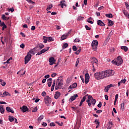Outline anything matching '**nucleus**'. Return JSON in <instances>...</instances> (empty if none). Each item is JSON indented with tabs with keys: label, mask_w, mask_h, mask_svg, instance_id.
Masks as SVG:
<instances>
[{
	"label": "nucleus",
	"mask_w": 129,
	"mask_h": 129,
	"mask_svg": "<svg viewBox=\"0 0 129 129\" xmlns=\"http://www.w3.org/2000/svg\"><path fill=\"white\" fill-rule=\"evenodd\" d=\"M94 77L95 79L97 80H100V79H104V75L103 74V71L97 72L94 74Z\"/></svg>",
	"instance_id": "f257e3e1"
},
{
	"label": "nucleus",
	"mask_w": 129,
	"mask_h": 129,
	"mask_svg": "<svg viewBox=\"0 0 129 129\" xmlns=\"http://www.w3.org/2000/svg\"><path fill=\"white\" fill-rule=\"evenodd\" d=\"M62 85H63V79L60 77L56 80L55 85L56 90L59 89V88H61V86H62Z\"/></svg>",
	"instance_id": "f03ea898"
},
{
	"label": "nucleus",
	"mask_w": 129,
	"mask_h": 129,
	"mask_svg": "<svg viewBox=\"0 0 129 129\" xmlns=\"http://www.w3.org/2000/svg\"><path fill=\"white\" fill-rule=\"evenodd\" d=\"M103 73L104 74V77L105 78L106 77H110V76H112L113 75V71L112 70H107L105 71H103Z\"/></svg>",
	"instance_id": "7ed1b4c3"
},
{
	"label": "nucleus",
	"mask_w": 129,
	"mask_h": 129,
	"mask_svg": "<svg viewBox=\"0 0 129 129\" xmlns=\"http://www.w3.org/2000/svg\"><path fill=\"white\" fill-rule=\"evenodd\" d=\"M122 62L123 60L121 56H118L117 58V61H112V64H114V65H116L117 66H119V65H121Z\"/></svg>",
	"instance_id": "20e7f679"
},
{
	"label": "nucleus",
	"mask_w": 129,
	"mask_h": 129,
	"mask_svg": "<svg viewBox=\"0 0 129 129\" xmlns=\"http://www.w3.org/2000/svg\"><path fill=\"white\" fill-rule=\"evenodd\" d=\"M98 46V41L97 40H93L91 44L92 49H93L94 51H96V50H97Z\"/></svg>",
	"instance_id": "39448f33"
},
{
	"label": "nucleus",
	"mask_w": 129,
	"mask_h": 129,
	"mask_svg": "<svg viewBox=\"0 0 129 129\" xmlns=\"http://www.w3.org/2000/svg\"><path fill=\"white\" fill-rule=\"evenodd\" d=\"M51 101H52V99L49 96H46L44 97V102L47 106H50V104H51Z\"/></svg>",
	"instance_id": "423d86ee"
},
{
	"label": "nucleus",
	"mask_w": 129,
	"mask_h": 129,
	"mask_svg": "<svg viewBox=\"0 0 129 129\" xmlns=\"http://www.w3.org/2000/svg\"><path fill=\"white\" fill-rule=\"evenodd\" d=\"M32 58V55L27 53V55L25 57V64H27L29 63L30 60H31Z\"/></svg>",
	"instance_id": "0eeeda50"
},
{
	"label": "nucleus",
	"mask_w": 129,
	"mask_h": 129,
	"mask_svg": "<svg viewBox=\"0 0 129 129\" xmlns=\"http://www.w3.org/2000/svg\"><path fill=\"white\" fill-rule=\"evenodd\" d=\"M49 48H50V47H45L43 49H42L41 51H40L39 52H38L36 54V56L38 55H41V54H43V53H45V52H47V51H48V50H49Z\"/></svg>",
	"instance_id": "6e6552de"
},
{
	"label": "nucleus",
	"mask_w": 129,
	"mask_h": 129,
	"mask_svg": "<svg viewBox=\"0 0 129 129\" xmlns=\"http://www.w3.org/2000/svg\"><path fill=\"white\" fill-rule=\"evenodd\" d=\"M70 34H71V31H69L68 32V33L62 35V36L60 38V40L63 41V40H65L66 39H67V37H68V36H69V35H70Z\"/></svg>",
	"instance_id": "1a4fd4ad"
},
{
	"label": "nucleus",
	"mask_w": 129,
	"mask_h": 129,
	"mask_svg": "<svg viewBox=\"0 0 129 129\" xmlns=\"http://www.w3.org/2000/svg\"><path fill=\"white\" fill-rule=\"evenodd\" d=\"M93 99V97H92V96L89 95L88 96V99L86 101V102H87L89 107L91 106V100H92Z\"/></svg>",
	"instance_id": "9d476101"
},
{
	"label": "nucleus",
	"mask_w": 129,
	"mask_h": 129,
	"mask_svg": "<svg viewBox=\"0 0 129 129\" xmlns=\"http://www.w3.org/2000/svg\"><path fill=\"white\" fill-rule=\"evenodd\" d=\"M85 83L86 84H87V83L89 82V78H90V77H89V74L86 73V74L85 75Z\"/></svg>",
	"instance_id": "9b49d317"
},
{
	"label": "nucleus",
	"mask_w": 129,
	"mask_h": 129,
	"mask_svg": "<svg viewBox=\"0 0 129 129\" xmlns=\"http://www.w3.org/2000/svg\"><path fill=\"white\" fill-rule=\"evenodd\" d=\"M78 97V95L77 94H74L73 96H72L71 98L69 99V101L70 102H72V101H74L75 99H76V98Z\"/></svg>",
	"instance_id": "f8f14e48"
},
{
	"label": "nucleus",
	"mask_w": 129,
	"mask_h": 129,
	"mask_svg": "<svg viewBox=\"0 0 129 129\" xmlns=\"http://www.w3.org/2000/svg\"><path fill=\"white\" fill-rule=\"evenodd\" d=\"M59 6H61V9H63L64 7H67V5H66V1L65 0H62L60 1Z\"/></svg>",
	"instance_id": "ddd939ff"
},
{
	"label": "nucleus",
	"mask_w": 129,
	"mask_h": 129,
	"mask_svg": "<svg viewBox=\"0 0 129 129\" xmlns=\"http://www.w3.org/2000/svg\"><path fill=\"white\" fill-rule=\"evenodd\" d=\"M97 24L98 26H100V27H105V24H104L101 20H98L97 21Z\"/></svg>",
	"instance_id": "4468645a"
},
{
	"label": "nucleus",
	"mask_w": 129,
	"mask_h": 129,
	"mask_svg": "<svg viewBox=\"0 0 129 129\" xmlns=\"http://www.w3.org/2000/svg\"><path fill=\"white\" fill-rule=\"evenodd\" d=\"M49 65H53L54 64V62L56 61V60L54 58V57H51L49 59Z\"/></svg>",
	"instance_id": "2eb2a0df"
},
{
	"label": "nucleus",
	"mask_w": 129,
	"mask_h": 129,
	"mask_svg": "<svg viewBox=\"0 0 129 129\" xmlns=\"http://www.w3.org/2000/svg\"><path fill=\"white\" fill-rule=\"evenodd\" d=\"M20 109L23 111V112H26L29 110V108H28L27 106H23L22 107L20 108Z\"/></svg>",
	"instance_id": "dca6fc26"
},
{
	"label": "nucleus",
	"mask_w": 129,
	"mask_h": 129,
	"mask_svg": "<svg viewBox=\"0 0 129 129\" xmlns=\"http://www.w3.org/2000/svg\"><path fill=\"white\" fill-rule=\"evenodd\" d=\"M6 109L8 112H11V113H14L15 111L10 107H7Z\"/></svg>",
	"instance_id": "f3484780"
},
{
	"label": "nucleus",
	"mask_w": 129,
	"mask_h": 129,
	"mask_svg": "<svg viewBox=\"0 0 129 129\" xmlns=\"http://www.w3.org/2000/svg\"><path fill=\"white\" fill-rule=\"evenodd\" d=\"M98 60H97V59L95 58L94 63H93V64H92L93 72H95V68H94V63L96 64V65H98Z\"/></svg>",
	"instance_id": "a211bd4d"
},
{
	"label": "nucleus",
	"mask_w": 129,
	"mask_h": 129,
	"mask_svg": "<svg viewBox=\"0 0 129 129\" xmlns=\"http://www.w3.org/2000/svg\"><path fill=\"white\" fill-rule=\"evenodd\" d=\"M35 48H34L33 49L30 50L27 54H29V55H35L36 54V52H35Z\"/></svg>",
	"instance_id": "6ab92c4d"
},
{
	"label": "nucleus",
	"mask_w": 129,
	"mask_h": 129,
	"mask_svg": "<svg viewBox=\"0 0 129 129\" xmlns=\"http://www.w3.org/2000/svg\"><path fill=\"white\" fill-rule=\"evenodd\" d=\"M61 95V93L59 92H56L54 94V98L55 99H58L59 97Z\"/></svg>",
	"instance_id": "aec40b11"
},
{
	"label": "nucleus",
	"mask_w": 129,
	"mask_h": 129,
	"mask_svg": "<svg viewBox=\"0 0 129 129\" xmlns=\"http://www.w3.org/2000/svg\"><path fill=\"white\" fill-rule=\"evenodd\" d=\"M5 109L4 108V105H0V112L4 114L5 113Z\"/></svg>",
	"instance_id": "412c9836"
},
{
	"label": "nucleus",
	"mask_w": 129,
	"mask_h": 129,
	"mask_svg": "<svg viewBox=\"0 0 129 129\" xmlns=\"http://www.w3.org/2000/svg\"><path fill=\"white\" fill-rule=\"evenodd\" d=\"M47 85L48 87H51V85H52V78H49L47 80Z\"/></svg>",
	"instance_id": "4be33fe9"
},
{
	"label": "nucleus",
	"mask_w": 129,
	"mask_h": 129,
	"mask_svg": "<svg viewBox=\"0 0 129 129\" xmlns=\"http://www.w3.org/2000/svg\"><path fill=\"white\" fill-rule=\"evenodd\" d=\"M11 96V94L9 92L5 91L3 93V95L2 96V97H6V96Z\"/></svg>",
	"instance_id": "5701e85b"
},
{
	"label": "nucleus",
	"mask_w": 129,
	"mask_h": 129,
	"mask_svg": "<svg viewBox=\"0 0 129 129\" xmlns=\"http://www.w3.org/2000/svg\"><path fill=\"white\" fill-rule=\"evenodd\" d=\"M121 49L123 50L124 52H127V50H128V48L126 46H121Z\"/></svg>",
	"instance_id": "b1692460"
},
{
	"label": "nucleus",
	"mask_w": 129,
	"mask_h": 129,
	"mask_svg": "<svg viewBox=\"0 0 129 129\" xmlns=\"http://www.w3.org/2000/svg\"><path fill=\"white\" fill-rule=\"evenodd\" d=\"M108 26L110 27H111V26H113V21L112 20H110L109 19H108Z\"/></svg>",
	"instance_id": "393cba45"
},
{
	"label": "nucleus",
	"mask_w": 129,
	"mask_h": 129,
	"mask_svg": "<svg viewBox=\"0 0 129 129\" xmlns=\"http://www.w3.org/2000/svg\"><path fill=\"white\" fill-rule=\"evenodd\" d=\"M44 47H45V46L42 44H38L36 46V48H40V49H43V48H44Z\"/></svg>",
	"instance_id": "a878e982"
},
{
	"label": "nucleus",
	"mask_w": 129,
	"mask_h": 129,
	"mask_svg": "<svg viewBox=\"0 0 129 129\" xmlns=\"http://www.w3.org/2000/svg\"><path fill=\"white\" fill-rule=\"evenodd\" d=\"M53 8V5L50 4L48 5L46 8V11H50Z\"/></svg>",
	"instance_id": "bb28decb"
},
{
	"label": "nucleus",
	"mask_w": 129,
	"mask_h": 129,
	"mask_svg": "<svg viewBox=\"0 0 129 129\" xmlns=\"http://www.w3.org/2000/svg\"><path fill=\"white\" fill-rule=\"evenodd\" d=\"M43 39L44 40L43 43H44V44H46V43H47V42L48 41V37L46 36H43Z\"/></svg>",
	"instance_id": "cd10ccee"
},
{
	"label": "nucleus",
	"mask_w": 129,
	"mask_h": 129,
	"mask_svg": "<svg viewBox=\"0 0 129 129\" xmlns=\"http://www.w3.org/2000/svg\"><path fill=\"white\" fill-rule=\"evenodd\" d=\"M9 121H10V122H13V121L15 120V118L14 117H12V116L9 115Z\"/></svg>",
	"instance_id": "c85d7f7f"
},
{
	"label": "nucleus",
	"mask_w": 129,
	"mask_h": 129,
	"mask_svg": "<svg viewBox=\"0 0 129 129\" xmlns=\"http://www.w3.org/2000/svg\"><path fill=\"white\" fill-rule=\"evenodd\" d=\"M106 17L107 18H113V16L112 15V14L109 13V14H105Z\"/></svg>",
	"instance_id": "c756f323"
},
{
	"label": "nucleus",
	"mask_w": 129,
	"mask_h": 129,
	"mask_svg": "<svg viewBox=\"0 0 129 129\" xmlns=\"http://www.w3.org/2000/svg\"><path fill=\"white\" fill-rule=\"evenodd\" d=\"M92 20V18L90 17L88 19L87 21L88 23H89V24H93V22L91 21Z\"/></svg>",
	"instance_id": "7c9ffc66"
},
{
	"label": "nucleus",
	"mask_w": 129,
	"mask_h": 129,
	"mask_svg": "<svg viewBox=\"0 0 129 129\" xmlns=\"http://www.w3.org/2000/svg\"><path fill=\"white\" fill-rule=\"evenodd\" d=\"M43 118H44V115H41L38 118L37 120L38 121H41Z\"/></svg>",
	"instance_id": "2f4dec72"
},
{
	"label": "nucleus",
	"mask_w": 129,
	"mask_h": 129,
	"mask_svg": "<svg viewBox=\"0 0 129 129\" xmlns=\"http://www.w3.org/2000/svg\"><path fill=\"white\" fill-rule=\"evenodd\" d=\"M68 47V43H64L62 45V49L64 50V49H66Z\"/></svg>",
	"instance_id": "473e14b6"
},
{
	"label": "nucleus",
	"mask_w": 129,
	"mask_h": 129,
	"mask_svg": "<svg viewBox=\"0 0 129 129\" xmlns=\"http://www.w3.org/2000/svg\"><path fill=\"white\" fill-rule=\"evenodd\" d=\"M48 42H53L54 41V39L52 37H47Z\"/></svg>",
	"instance_id": "72a5a7b5"
},
{
	"label": "nucleus",
	"mask_w": 129,
	"mask_h": 129,
	"mask_svg": "<svg viewBox=\"0 0 129 129\" xmlns=\"http://www.w3.org/2000/svg\"><path fill=\"white\" fill-rule=\"evenodd\" d=\"M91 101L93 105H95V103H96V100H95V99H93V100H91Z\"/></svg>",
	"instance_id": "f704fd0d"
},
{
	"label": "nucleus",
	"mask_w": 129,
	"mask_h": 129,
	"mask_svg": "<svg viewBox=\"0 0 129 129\" xmlns=\"http://www.w3.org/2000/svg\"><path fill=\"white\" fill-rule=\"evenodd\" d=\"M88 96V95H87L83 97V99L81 100V102L84 103V101L86 100V96Z\"/></svg>",
	"instance_id": "c9c22d12"
},
{
	"label": "nucleus",
	"mask_w": 129,
	"mask_h": 129,
	"mask_svg": "<svg viewBox=\"0 0 129 129\" xmlns=\"http://www.w3.org/2000/svg\"><path fill=\"white\" fill-rule=\"evenodd\" d=\"M121 110H122V111H123V110H124V103H122L121 104Z\"/></svg>",
	"instance_id": "e433bc0d"
},
{
	"label": "nucleus",
	"mask_w": 129,
	"mask_h": 129,
	"mask_svg": "<svg viewBox=\"0 0 129 129\" xmlns=\"http://www.w3.org/2000/svg\"><path fill=\"white\" fill-rule=\"evenodd\" d=\"M81 52V49H79V50H78L77 51H76L75 52V54H76V55H79V53H80Z\"/></svg>",
	"instance_id": "4c0bfd02"
},
{
	"label": "nucleus",
	"mask_w": 129,
	"mask_h": 129,
	"mask_svg": "<svg viewBox=\"0 0 129 129\" xmlns=\"http://www.w3.org/2000/svg\"><path fill=\"white\" fill-rule=\"evenodd\" d=\"M122 13L124 14V16H125L126 17H127V15H128V13L125 10H123Z\"/></svg>",
	"instance_id": "58836bf2"
},
{
	"label": "nucleus",
	"mask_w": 129,
	"mask_h": 129,
	"mask_svg": "<svg viewBox=\"0 0 129 129\" xmlns=\"http://www.w3.org/2000/svg\"><path fill=\"white\" fill-rule=\"evenodd\" d=\"M79 61H80V58H78L77 59L76 63V67H77L78 66V64H79Z\"/></svg>",
	"instance_id": "ea45409f"
},
{
	"label": "nucleus",
	"mask_w": 129,
	"mask_h": 129,
	"mask_svg": "<svg viewBox=\"0 0 129 129\" xmlns=\"http://www.w3.org/2000/svg\"><path fill=\"white\" fill-rule=\"evenodd\" d=\"M2 19H3L4 21H7V17H6V15H2Z\"/></svg>",
	"instance_id": "a19ab883"
},
{
	"label": "nucleus",
	"mask_w": 129,
	"mask_h": 129,
	"mask_svg": "<svg viewBox=\"0 0 129 129\" xmlns=\"http://www.w3.org/2000/svg\"><path fill=\"white\" fill-rule=\"evenodd\" d=\"M84 19V17L79 16L78 18V21H83Z\"/></svg>",
	"instance_id": "79ce46f5"
},
{
	"label": "nucleus",
	"mask_w": 129,
	"mask_h": 129,
	"mask_svg": "<svg viewBox=\"0 0 129 129\" xmlns=\"http://www.w3.org/2000/svg\"><path fill=\"white\" fill-rule=\"evenodd\" d=\"M74 43H77V42L78 43H79V42H80V40L79 39V38H76L74 40Z\"/></svg>",
	"instance_id": "37998d69"
},
{
	"label": "nucleus",
	"mask_w": 129,
	"mask_h": 129,
	"mask_svg": "<svg viewBox=\"0 0 129 129\" xmlns=\"http://www.w3.org/2000/svg\"><path fill=\"white\" fill-rule=\"evenodd\" d=\"M85 27L86 30H87V31H90V30H91V28L89 27L87 25H86Z\"/></svg>",
	"instance_id": "c03bdc74"
},
{
	"label": "nucleus",
	"mask_w": 129,
	"mask_h": 129,
	"mask_svg": "<svg viewBox=\"0 0 129 129\" xmlns=\"http://www.w3.org/2000/svg\"><path fill=\"white\" fill-rule=\"evenodd\" d=\"M55 123H56L57 124H58V125H59L60 126H62V125H63V122H59L58 121H56Z\"/></svg>",
	"instance_id": "a18cd8bd"
},
{
	"label": "nucleus",
	"mask_w": 129,
	"mask_h": 129,
	"mask_svg": "<svg viewBox=\"0 0 129 129\" xmlns=\"http://www.w3.org/2000/svg\"><path fill=\"white\" fill-rule=\"evenodd\" d=\"M73 51H77V47H76V46H75V45H74V46H73Z\"/></svg>",
	"instance_id": "49530a36"
},
{
	"label": "nucleus",
	"mask_w": 129,
	"mask_h": 129,
	"mask_svg": "<svg viewBox=\"0 0 129 129\" xmlns=\"http://www.w3.org/2000/svg\"><path fill=\"white\" fill-rule=\"evenodd\" d=\"M114 86L112 84L108 85L107 87L108 88V89H109L110 88H111V87H114Z\"/></svg>",
	"instance_id": "de8ad7c7"
},
{
	"label": "nucleus",
	"mask_w": 129,
	"mask_h": 129,
	"mask_svg": "<svg viewBox=\"0 0 129 129\" xmlns=\"http://www.w3.org/2000/svg\"><path fill=\"white\" fill-rule=\"evenodd\" d=\"M38 110V108L35 107L32 110V112H36Z\"/></svg>",
	"instance_id": "09e8293b"
},
{
	"label": "nucleus",
	"mask_w": 129,
	"mask_h": 129,
	"mask_svg": "<svg viewBox=\"0 0 129 129\" xmlns=\"http://www.w3.org/2000/svg\"><path fill=\"white\" fill-rule=\"evenodd\" d=\"M80 78H81L83 83H84V82H85V81L84 80V78H83V76H80Z\"/></svg>",
	"instance_id": "8fccbe9b"
},
{
	"label": "nucleus",
	"mask_w": 129,
	"mask_h": 129,
	"mask_svg": "<svg viewBox=\"0 0 129 129\" xmlns=\"http://www.w3.org/2000/svg\"><path fill=\"white\" fill-rule=\"evenodd\" d=\"M49 125L50 126H55L56 125V124H55V123L54 122H51L50 124H49Z\"/></svg>",
	"instance_id": "3c124183"
},
{
	"label": "nucleus",
	"mask_w": 129,
	"mask_h": 129,
	"mask_svg": "<svg viewBox=\"0 0 129 129\" xmlns=\"http://www.w3.org/2000/svg\"><path fill=\"white\" fill-rule=\"evenodd\" d=\"M1 82V85H2V86H6V82H3V80H2V82Z\"/></svg>",
	"instance_id": "603ef678"
},
{
	"label": "nucleus",
	"mask_w": 129,
	"mask_h": 129,
	"mask_svg": "<svg viewBox=\"0 0 129 129\" xmlns=\"http://www.w3.org/2000/svg\"><path fill=\"white\" fill-rule=\"evenodd\" d=\"M105 92H108V90H109V89L107 88V87H105V89H104Z\"/></svg>",
	"instance_id": "864d4df0"
},
{
	"label": "nucleus",
	"mask_w": 129,
	"mask_h": 129,
	"mask_svg": "<svg viewBox=\"0 0 129 129\" xmlns=\"http://www.w3.org/2000/svg\"><path fill=\"white\" fill-rule=\"evenodd\" d=\"M126 82V80H125V79L121 80L120 81V83H123V84H125Z\"/></svg>",
	"instance_id": "5fc2aeb1"
},
{
	"label": "nucleus",
	"mask_w": 129,
	"mask_h": 129,
	"mask_svg": "<svg viewBox=\"0 0 129 129\" xmlns=\"http://www.w3.org/2000/svg\"><path fill=\"white\" fill-rule=\"evenodd\" d=\"M72 85L74 88H76V87H77V83H74Z\"/></svg>",
	"instance_id": "6e6d98bb"
},
{
	"label": "nucleus",
	"mask_w": 129,
	"mask_h": 129,
	"mask_svg": "<svg viewBox=\"0 0 129 129\" xmlns=\"http://www.w3.org/2000/svg\"><path fill=\"white\" fill-rule=\"evenodd\" d=\"M20 48H22V49H24L25 48V44L24 43H22L20 45Z\"/></svg>",
	"instance_id": "4d7b16f0"
},
{
	"label": "nucleus",
	"mask_w": 129,
	"mask_h": 129,
	"mask_svg": "<svg viewBox=\"0 0 129 129\" xmlns=\"http://www.w3.org/2000/svg\"><path fill=\"white\" fill-rule=\"evenodd\" d=\"M109 129H111L112 127V122H110V125L108 126Z\"/></svg>",
	"instance_id": "13d9d810"
},
{
	"label": "nucleus",
	"mask_w": 129,
	"mask_h": 129,
	"mask_svg": "<svg viewBox=\"0 0 129 129\" xmlns=\"http://www.w3.org/2000/svg\"><path fill=\"white\" fill-rule=\"evenodd\" d=\"M125 7L127 9V10H129V5L127 4L126 2H125Z\"/></svg>",
	"instance_id": "bf43d9fd"
},
{
	"label": "nucleus",
	"mask_w": 129,
	"mask_h": 129,
	"mask_svg": "<svg viewBox=\"0 0 129 129\" xmlns=\"http://www.w3.org/2000/svg\"><path fill=\"white\" fill-rule=\"evenodd\" d=\"M102 105V103H101V102H99V104H98L97 106L98 107H101V106Z\"/></svg>",
	"instance_id": "052dcab7"
},
{
	"label": "nucleus",
	"mask_w": 129,
	"mask_h": 129,
	"mask_svg": "<svg viewBox=\"0 0 129 129\" xmlns=\"http://www.w3.org/2000/svg\"><path fill=\"white\" fill-rule=\"evenodd\" d=\"M15 11V9H14L13 8L9 9V12H11V13H13Z\"/></svg>",
	"instance_id": "680f3d73"
},
{
	"label": "nucleus",
	"mask_w": 129,
	"mask_h": 129,
	"mask_svg": "<svg viewBox=\"0 0 129 129\" xmlns=\"http://www.w3.org/2000/svg\"><path fill=\"white\" fill-rule=\"evenodd\" d=\"M42 125H43V126H47V123L45 122H43L42 123Z\"/></svg>",
	"instance_id": "e2e57ef3"
},
{
	"label": "nucleus",
	"mask_w": 129,
	"mask_h": 129,
	"mask_svg": "<svg viewBox=\"0 0 129 129\" xmlns=\"http://www.w3.org/2000/svg\"><path fill=\"white\" fill-rule=\"evenodd\" d=\"M56 75H57V74L53 73L52 75H51V77L54 78L55 77V76H56Z\"/></svg>",
	"instance_id": "0e129e2a"
},
{
	"label": "nucleus",
	"mask_w": 129,
	"mask_h": 129,
	"mask_svg": "<svg viewBox=\"0 0 129 129\" xmlns=\"http://www.w3.org/2000/svg\"><path fill=\"white\" fill-rule=\"evenodd\" d=\"M101 112H102V110H98L96 111V113H100Z\"/></svg>",
	"instance_id": "69168bd1"
},
{
	"label": "nucleus",
	"mask_w": 129,
	"mask_h": 129,
	"mask_svg": "<svg viewBox=\"0 0 129 129\" xmlns=\"http://www.w3.org/2000/svg\"><path fill=\"white\" fill-rule=\"evenodd\" d=\"M41 95L42 96H45V95H46V92L45 91L42 92Z\"/></svg>",
	"instance_id": "338daca9"
},
{
	"label": "nucleus",
	"mask_w": 129,
	"mask_h": 129,
	"mask_svg": "<svg viewBox=\"0 0 129 129\" xmlns=\"http://www.w3.org/2000/svg\"><path fill=\"white\" fill-rule=\"evenodd\" d=\"M105 99L106 100H108V96L107 95H105Z\"/></svg>",
	"instance_id": "774afa93"
}]
</instances>
